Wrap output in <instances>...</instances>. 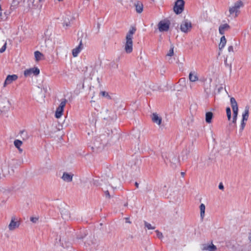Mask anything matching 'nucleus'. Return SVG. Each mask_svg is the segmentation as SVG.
Masks as SVG:
<instances>
[{
	"instance_id": "obj_42",
	"label": "nucleus",
	"mask_w": 251,
	"mask_h": 251,
	"mask_svg": "<svg viewBox=\"0 0 251 251\" xmlns=\"http://www.w3.org/2000/svg\"><path fill=\"white\" fill-rule=\"evenodd\" d=\"M126 0H118V2L121 4H123Z\"/></svg>"
},
{
	"instance_id": "obj_20",
	"label": "nucleus",
	"mask_w": 251,
	"mask_h": 251,
	"mask_svg": "<svg viewBox=\"0 0 251 251\" xmlns=\"http://www.w3.org/2000/svg\"><path fill=\"white\" fill-rule=\"evenodd\" d=\"M201 250L202 251H216L217 247L212 243L210 244L206 243L202 245Z\"/></svg>"
},
{
	"instance_id": "obj_49",
	"label": "nucleus",
	"mask_w": 251,
	"mask_h": 251,
	"mask_svg": "<svg viewBox=\"0 0 251 251\" xmlns=\"http://www.w3.org/2000/svg\"><path fill=\"white\" fill-rule=\"evenodd\" d=\"M166 158L169 159V158H170V157H169V158H167V157H166Z\"/></svg>"
},
{
	"instance_id": "obj_26",
	"label": "nucleus",
	"mask_w": 251,
	"mask_h": 251,
	"mask_svg": "<svg viewBox=\"0 0 251 251\" xmlns=\"http://www.w3.org/2000/svg\"><path fill=\"white\" fill-rule=\"evenodd\" d=\"M226 43V39L225 36H223L220 39V42L219 45L220 50L223 49Z\"/></svg>"
},
{
	"instance_id": "obj_8",
	"label": "nucleus",
	"mask_w": 251,
	"mask_h": 251,
	"mask_svg": "<svg viewBox=\"0 0 251 251\" xmlns=\"http://www.w3.org/2000/svg\"><path fill=\"white\" fill-rule=\"evenodd\" d=\"M20 225V220L15 216H12L9 225H8V230L10 231L18 228Z\"/></svg>"
},
{
	"instance_id": "obj_30",
	"label": "nucleus",
	"mask_w": 251,
	"mask_h": 251,
	"mask_svg": "<svg viewBox=\"0 0 251 251\" xmlns=\"http://www.w3.org/2000/svg\"><path fill=\"white\" fill-rule=\"evenodd\" d=\"M70 16H66L64 17V21L63 23V26H69L71 25V21L70 20Z\"/></svg>"
},
{
	"instance_id": "obj_21",
	"label": "nucleus",
	"mask_w": 251,
	"mask_h": 251,
	"mask_svg": "<svg viewBox=\"0 0 251 251\" xmlns=\"http://www.w3.org/2000/svg\"><path fill=\"white\" fill-rule=\"evenodd\" d=\"M40 2V0H25V6L29 8L33 6H35Z\"/></svg>"
},
{
	"instance_id": "obj_6",
	"label": "nucleus",
	"mask_w": 251,
	"mask_h": 251,
	"mask_svg": "<svg viewBox=\"0 0 251 251\" xmlns=\"http://www.w3.org/2000/svg\"><path fill=\"white\" fill-rule=\"evenodd\" d=\"M231 106L233 111V117L232 123L235 124L236 123L237 116L238 114V106L235 99L232 97L230 99Z\"/></svg>"
},
{
	"instance_id": "obj_48",
	"label": "nucleus",
	"mask_w": 251,
	"mask_h": 251,
	"mask_svg": "<svg viewBox=\"0 0 251 251\" xmlns=\"http://www.w3.org/2000/svg\"><path fill=\"white\" fill-rule=\"evenodd\" d=\"M229 67H230V68L231 69V64L229 65Z\"/></svg>"
},
{
	"instance_id": "obj_16",
	"label": "nucleus",
	"mask_w": 251,
	"mask_h": 251,
	"mask_svg": "<svg viewBox=\"0 0 251 251\" xmlns=\"http://www.w3.org/2000/svg\"><path fill=\"white\" fill-rule=\"evenodd\" d=\"M74 175L71 172H63L61 176L62 180L67 183H70L73 181Z\"/></svg>"
},
{
	"instance_id": "obj_22",
	"label": "nucleus",
	"mask_w": 251,
	"mask_h": 251,
	"mask_svg": "<svg viewBox=\"0 0 251 251\" xmlns=\"http://www.w3.org/2000/svg\"><path fill=\"white\" fill-rule=\"evenodd\" d=\"M230 27L227 24H224L221 25L219 27V31L221 35H224L225 32L228 31L230 29Z\"/></svg>"
},
{
	"instance_id": "obj_4",
	"label": "nucleus",
	"mask_w": 251,
	"mask_h": 251,
	"mask_svg": "<svg viewBox=\"0 0 251 251\" xmlns=\"http://www.w3.org/2000/svg\"><path fill=\"white\" fill-rule=\"evenodd\" d=\"M13 172V170L10 168L7 163H4L0 166V178L2 179L9 176Z\"/></svg>"
},
{
	"instance_id": "obj_50",
	"label": "nucleus",
	"mask_w": 251,
	"mask_h": 251,
	"mask_svg": "<svg viewBox=\"0 0 251 251\" xmlns=\"http://www.w3.org/2000/svg\"><path fill=\"white\" fill-rule=\"evenodd\" d=\"M40 0V1H41L42 0Z\"/></svg>"
},
{
	"instance_id": "obj_41",
	"label": "nucleus",
	"mask_w": 251,
	"mask_h": 251,
	"mask_svg": "<svg viewBox=\"0 0 251 251\" xmlns=\"http://www.w3.org/2000/svg\"><path fill=\"white\" fill-rule=\"evenodd\" d=\"M233 47L232 46L228 47V50L229 52L233 51Z\"/></svg>"
},
{
	"instance_id": "obj_14",
	"label": "nucleus",
	"mask_w": 251,
	"mask_h": 251,
	"mask_svg": "<svg viewBox=\"0 0 251 251\" xmlns=\"http://www.w3.org/2000/svg\"><path fill=\"white\" fill-rule=\"evenodd\" d=\"M40 73V70L37 67H33L26 69L24 72V75L25 77H29L31 75L35 76L38 75Z\"/></svg>"
},
{
	"instance_id": "obj_5",
	"label": "nucleus",
	"mask_w": 251,
	"mask_h": 251,
	"mask_svg": "<svg viewBox=\"0 0 251 251\" xmlns=\"http://www.w3.org/2000/svg\"><path fill=\"white\" fill-rule=\"evenodd\" d=\"M10 102L9 100L5 97H0V112L6 113L10 107Z\"/></svg>"
},
{
	"instance_id": "obj_11",
	"label": "nucleus",
	"mask_w": 251,
	"mask_h": 251,
	"mask_svg": "<svg viewBox=\"0 0 251 251\" xmlns=\"http://www.w3.org/2000/svg\"><path fill=\"white\" fill-rule=\"evenodd\" d=\"M243 6V2L241 1L236 2L234 5L229 9V12L230 15L235 14V17L238 15L239 12V9Z\"/></svg>"
},
{
	"instance_id": "obj_17",
	"label": "nucleus",
	"mask_w": 251,
	"mask_h": 251,
	"mask_svg": "<svg viewBox=\"0 0 251 251\" xmlns=\"http://www.w3.org/2000/svg\"><path fill=\"white\" fill-rule=\"evenodd\" d=\"M152 122L156 125L160 126L162 123V117L157 113H153L151 115Z\"/></svg>"
},
{
	"instance_id": "obj_23",
	"label": "nucleus",
	"mask_w": 251,
	"mask_h": 251,
	"mask_svg": "<svg viewBox=\"0 0 251 251\" xmlns=\"http://www.w3.org/2000/svg\"><path fill=\"white\" fill-rule=\"evenodd\" d=\"M82 48H83V46H82V42L80 41L79 45L77 47H76L74 49L72 50L73 56L74 57L77 56L78 53L82 50Z\"/></svg>"
},
{
	"instance_id": "obj_39",
	"label": "nucleus",
	"mask_w": 251,
	"mask_h": 251,
	"mask_svg": "<svg viewBox=\"0 0 251 251\" xmlns=\"http://www.w3.org/2000/svg\"><path fill=\"white\" fill-rule=\"evenodd\" d=\"M156 232L157 233V236L159 238L161 239L163 237V234L161 232H160L158 230H156Z\"/></svg>"
},
{
	"instance_id": "obj_1",
	"label": "nucleus",
	"mask_w": 251,
	"mask_h": 251,
	"mask_svg": "<svg viewBox=\"0 0 251 251\" xmlns=\"http://www.w3.org/2000/svg\"><path fill=\"white\" fill-rule=\"evenodd\" d=\"M136 30L135 27H131L126 35L123 42V50L127 54H131L133 51V35Z\"/></svg>"
},
{
	"instance_id": "obj_2",
	"label": "nucleus",
	"mask_w": 251,
	"mask_h": 251,
	"mask_svg": "<svg viewBox=\"0 0 251 251\" xmlns=\"http://www.w3.org/2000/svg\"><path fill=\"white\" fill-rule=\"evenodd\" d=\"M100 69L98 65H91L87 68L85 72V75L89 76L91 79L95 81H100Z\"/></svg>"
},
{
	"instance_id": "obj_3",
	"label": "nucleus",
	"mask_w": 251,
	"mask_h": 251,
	"mask_svg": "<svg viewBox=\"0 0 251 251\" xmlns=\"http://www.w3.org/2000/svg\"><path fill=\"white\" fill-rule=\"evenodd\" d=\"M192 28L191 21L188 16H185L184 19L180 24V30L184 33H187L191 31Z\"/></svg>"
},
{
	"instance_id": "obj_32",
	"label": "nucleus",
	"mask_w": 251,
	"mask_h": 251,
	"mask_svg": "<svg viewBox=\"0 0 251 251\" xmlns=\"http://www.w3.org/2000/svg\"><path fill=\"white\" fill-rule=\"evenodd\" d=\"M174 54V47L173 46H171V49L169 50L168 52L166 54V56L168 57H170L172 56Z\"/></svg>"
},
{
	"instance_id": "obj_15",
	"label": "nucleus",
	"mask_w": 251,
	"mask_h": 251,
	"mask_svg": "<svg viewBox=\"0 0 251 251\" xmlns=\"http://www.w3.org/2000/svg\"><path fill=\"white\" fill-rule=\"evenodd\" d=\"M60 211L63 219H68L70 218V210L67 206L65 205H61L60 207Z\"/></svg>"
},
{
	"instance_id": "obj_12",
	"label": "nucleus",
	"mask_w": 251,
	"mask_h": 251,
	"mask_svg": "<svg viewBox=\"0 0 251 251\" xmlns=\"http://www.w3.org/2000/svg\"><path fill=\"white\" fill-rule=\"evenodd\" d=\"M102 181H103L105 185H109L114 190L116 187V183L113 177L111 176H103Z\"/></svg>"
},
{
	"instance_id": "obj_47",
	"label": "nucleus",
	"mask_w": 251,
	"mask_h": 251,
	"mask_svg": "<svg viewBox=\"0 0 251 251\" xmlns=\"http://www.w3.org/2000/svg\"><path fill=\"white\" fill-rule=\"evenodd\" d=\"M249 238V240H250V241H251V233H250Z\"/></svg>"
},
{
	"instance_id": "obj_7",
	"label": "nucleus",
	"mask_w": 251,
	"mask_h": 251,
	"mask_svg": "<svg viewBox=\"0 0 251 251\" xmlns=\"http://www.w3.org/2000/svg\"><path fill=\"white\" fill-rule=\"evenodd\" d=\"M170 21L168 19L162 20L159 22L157 26L158 30L161 32H167L170 29Z\"/></svg>"
},
{
	"instance_id": "obj_43",
	"label": "nucleus",
	"mask_w": 251,
	"mask_h": 251,
	"mask_svg": "<svg viewBox=\"0 0 251 251\" xmlns=\"http://www.w3.org/2000/svg\"><path fill=\"white\" fill-rule=\"evenodd\" d=\"M219 188L220 189H221V190H222V189H224V186H223V185L222 183H220V184H219Z\"/></svg>"
},
{
	"instance_id": "obj_37",
	"label": "nucleus",
	"mask_w": 251,
	"mask_h": 251,
	"mask_svg": "<svg viewBox=\"0 0 251 251\" xmlns=\"http://www.w3.org/2000/svg\"><path fill=\"white\" fill-rule=\"evenodd\" d=\"M30 220L32 223H36L38 221L39 218L32 217H30Z\"/></svg>"
},
{
	"instance_id": "obj_10",
	"label": "nucleus",
	"mask_w": 251,
	"mask_h": 251,
	"mask_svg": "<svg viewBox=\"0 0 251 251\" xmlns=\"http://www.w3.org/2000/svg\"><path fill=\"white\" fill-rule=\"evenodd\" d=\"M66 102L67 100H64L60 102L58 107L56 108L55 113V117L56 118L59 119L62 117Z\"/></svg>"
},
{
	"instance_id": "obj_29",
	"label": "nucleus",
	"mask_w": 251,
	"mask_h": 251,
	"mask_svg": "<svg viewBox=\"0 0 251 251\" xmlns=\"http://www.w3.org/2000/svg\"><path fill=\"white\" fill-rule=\"evenodd\" d=\"M200 215L201 219H203L205 215V206L204 204L201 203L200 206Z\"/></svg>"
},
{
	"instance_id": "obj_25",
	"label": "nucleus",
	"mask_w": 251,
	"mask_h": 251,
	"mask_svg": "<svg viewBox=\"0 0 251 251\" xmlns=\"http://www.w3.org/2000/svg\"><path fill=\"white\" fill-rule=\"evenodd\" d=\"M213 117V114L211 112H207L205 114V122L208 124H210L212 122V119Z\"/></svg>"
},
{
	"instance_id": "obj_40",
	"label": "nucleus",
	"mask_w": 251,
	"mask_h": 251,
	"mask_svg": "<svg viewBox=\"0 0 251 251\" xmlns=\"http://www.w3.org/2000/svg\"><path fill=\"white\" fill-rule=\"evenodd\" d=\"M100 94L103 96V97H108L109 96H108V94L107 92H105V91H102L100 92Z\"/></svg>"
},
{
	"instance_id": "obj_36",
	"label": "nucleus",
	"mask_w": 251,
	"mask_h": 251,
	"mask_svg": "<svg viewBox=\"0 0 251 251\" xmlns=\"http://www.w3.org/2000/svg\"><path fill=\"white\" fill-rule=\"evenodd\" d=\"M79 87L80 89H84V78H82V80L80 81V83L79 84Z\"/></svg>"
},
{
	"instance_id": "obj_13",
	"label": "nucleus",
	"mask_w": 251,
	"mask_h": 251,
	"mask_svg": "<svg viewBox=\"0 0 251 251\" xmlns=\"http://www.w3.org/2000/svg\"><path fill=\"white\" fill-rule=\"evenodd\" d=\"M184 5L183 0H177L174 7V12L177 14L181 13L184 9Z\"/></svg>"
},
{
	"instance_id": "obj_33",
	"label": "nucleus",
	"mask_w": 251,
	"mask_h": 251,
	"mask_svg": "<svg viewBox=\"0 0 251 251\" xmlns=\"http://www.w3.org/2000/svg\"><path fill=\"white\" fill-rule=\"evenodd\" d=\"M226 115L227 117L228 120L230 121L231 119V110H230V108L229 107H227L226 108Z\"/></svg>"
},
{
	"instance_id": "obj_28",
	"label": "nucleus",
	"mask_w": 251,
	"mask_h": 251,
	"mask_svg": "<svg viewBox=\"0 0 251 251\" xmlns=\"http://www.w3.org/2000/svg\"><path fill=\"white\" fill-rule=\"evenodd\" d=\"M14 144L15 146L18 149L20 152H22L23 150L20 148V147L23 144V142L22 141L19 140H16L14 142Z\"/></svg>"
},
{
	"instance_id": "obj_46",
	"label": "nucleus",
	"mask_w": 251,
	"mask_h": 251,
	"mask_svg": "<svg viewBox=\"0 0 251 251\" xmlns=\"http://www.w3.org/2000/svg\"><path fill=\"white\" fill-rule=\"evenodd\" d=\"M135 185L137 188H138L139 184L137 182H135Z\"/></svg>"
},
{
	"instance_id": "obj_24",
	"label": "nucleus",
	"mask_w": 251,
	"mask_h": 251,
	"mask_svg": "<svg viewBox=\"0 0 251 251\" xmlns=\"http://www.w3.org/2000/svg\"><path fill=\"white\" fill-rule=\"evenodd\" d=\"M34 55L35 60L36 62H38L39 61L44 59V54L38 50L35 51L34 52Z\"/></svg>"
},
{
	"instance_id": "obj_34",
	"label": "nucleus",
	"mask_w": 251,
	"mask_h": 251,
	"mask_svg": "<svg viewBox=\"0 0 251 251\" xmlns=\"http://www.w3.org/2000/svg\"><path fill=\"white\" fill-rule=\"evenodd\" d=\"M145 226L148 229H154L155 228L154 226H152L147 222H145Z\"/></svg>"
},
{
	"instance_id": "obj_19",
	"label": "nucleus",
	"mask_w": 251,
	"mask_h": 251,
	"mask_svg": "<svg viewBox=\"0 0 251 251\" xmlns=\"http://www.w3.org/2000/svg\"><path fill=\"white\" fill-rule=\"evenodd\" d=\"M18 77L16 75H8L3 84V87L11 84L13 82L17 80Z\"/></svg>"
},
{
	"instance_id": "obj_44",
	"label": "nucleus",
	"mask_w": 251,
	"mask_h": 251,
	"mask_svg": "<svg viewBox=\"0 0 251 251\" xmlns=\"http://www.w3.org/2000/svg\"><path fill=\"white\" fill-rule=\"evenodd\" d=\"M126 223H128V224H130L131 223V222L129 221V219L128 218H126Z\"/></svg>"
},
{
	"instance_id": "obj_45",
	"label": "nucleus",
	"mask_w": 251,
	"mask_h": 251,
	"mask_svg": "<svg viewBox=\"0 0 251 251\" xmlns=\"http://www.w3.org/2000/svg\"><path fill=\"white\" fill-rule=\"evenodd\" d=\"M1 11H2V9H1V5L0 4V16H1L2 15Z\"/></svg>"
},
{
	"instance_id": "obj_38",
	"label": "nucleus",
	"mask_w": 251,
	"mask_h": 251,
	"mask_svg": "<svg viewBox=\"0 0 251 251\" xmlns=\"http://www.w3.org/2000/svg\"><path fill=\"white\" fill-rule=\"evenodd\" d=\"M6 43L4 44L3 46L0 49V52L2 53L4 52L6 49Z\"/></svg>"
},
{
	"instance_id": "obj_35",
	"label": "nucleus",
	"mask_w": 251,
	"mask_h": 251,
	"mask_svg": "<svg viewBox=\"0 0 251 251\" xmlns=\"http://www.w3.org/2000/svg\"><path fill=\"white\" fill-rule=\"evenodd\" d=\"M104 193L106 196V197L108 198V199H110L111 198V197H110L109 191L106 188H104Z\"/></svg>"
},
{
	"instance_id": "obj_27",
	"label": "nucleus",
	"mask_w": 251,
	"mask_h": 251,
	"mask_svg": "<svg viewBox=\"0 0 251 251\" xmlns=\"http://www.w3.org/2000/svg\"><path fill=\"white\" fill-rule=\"evenodd\" d=\"M135 6L136 8V11L137 13H140L143 11V6L141 3L137 2L135 3Z\"/></svg>"
},
{
	"instance_id": "obj_9",
	"label": "nucleus",
	"mask_w": 251,
	"mask_h": 251,
	"mask_svg": "<svg viewBox=\"0 0 251 251\" xmlns=\"http://www.w3.org/2000/svg\"><path fill=\"white\" fill-rule=\"evenodd\" d=\"M249 117V107H245V110L242 114V120L240 123V129L243 130L246 125V122L247 121Z\"/></svg>"
},
{
	"instance_id": "obj_18",
	"label": "nucleus",
	"mask_w": 251,
	"mask_h": 251,
	"mask_svg": "<svg viewBox=\"0 0 251 251\" xmlns=\"http://www.w3.org/2000/svg\"><path fill=\"white\" fill-rule=\"evenodd\" d=\"M189 80L191 82H196L199 80V75L197 71L192 70L189 72Z\"/></svg>"
},
{
	"instance_id": "obj_31",
	"label": "nucleus",
	"mask_w": 251,
	"mask_h": 251,
	"mask_svg": "<svg viewBox=\"0 0 251 251\" xmlns=\"http://www.w3.org/2000/svg\"><path fill=\"white\" fill-rule=\"evenodd\" d=\"M169 160L171 163L176 164L177 161V157L176 156L172 154L170 156Z\"/></svg>"
}]
</instances>
